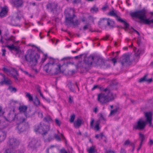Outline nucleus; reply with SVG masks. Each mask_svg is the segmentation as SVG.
<instances>
[{
	"label": "nucleus",
	"mask_w": 153,
	"mask_h": 153,
	"mask_svg": "<svg viewBox=\"0 0 153 153\" xmlns=\"http://www.w3.org/2000/svg\"><path fill=\"white\" fill-rule=\"evenodd\" d=\"M94 111V112L96 113L97 111V108H95Z\"/></svg>",
	"instance_id": "680f3d73"
},
{
	"label": "nucleus",
	"mask_w": 153,
	"mask_h": 153,
	"mask_svg": "<svg viewBox=\"0 0 153 153\" xmlns=\"http://www.w3.org/2000/svg\"><path fill=\"white\" fill-rule=\"evenodd\" d=\"M117 109H115L114 110H111V113L109 114L110 116H112L114 115L117 112Z\"/></svg>",
	"instance_id": "f704fd0d"
},
{
	"label": "nucleus",
	"mask_w": 153,
	"mask_h": 153,
	"mask_svg": "<svg viewBox=\"0 0 153 153\" xmlns=\"http://www.w3.org/2000/svg\"><path fill=\"white\" fill-rule=\"evenodd\" d=\"M151 65L152 66H153V62L151 63Z\"/></svg>",
	"instance_id": "774afa93"
},
{
	"label": "nucleus",
	"mask_w": 153,
	"mask_h": 153,
	"mask_svg": "<svg viewBox=\"0 0 153 153\" xmlns=\"http://www.w3.org/2000/svg\"><path fill=\"white\" fill-rule=\"evenodd\" d=\"M112 61L114 64L117 62V60L113 58L112 59Z\"/></svg>",
	"instance_id": "6e6d98bb"
},
{
	"label": "nucleus",
	"mask_w": 153,
	"mask_h": 153,
	"mask_svg": "<svg viewBox=\"0 0 153 153\" xmlns=\"http://www.w3.org/2000/svg\"><path fill=\"white\" fill-rule=\"evenodd\" d=\"M2 56H5V52L6 51V50L5 49H2Z\"/></svg>",
	"instance_id": "de8ad7c7"
},
{
	"label": "nucleus",
	"mask_w": 153,
	"mask_h": 153,
	"mask_svg": "<svg viewBox=\"0 0 153 153\" xmlns=\"http://www.w3.org/2000/svg\"><path fill=\"white\" fill-rule=\"evenodd\" d=\"M48 103H49L50 102V100L49 99H45H45H44Z\"/></svg>",
	"instance_id": "13d9d810"
},
{
	"label": "nucleus",
	"mask_w": 153,
	"mask_h": 153,
	"mask_svg": "<svg viewBox=\"0 0 153 153\" xmlns=\"http://www.w3.org/2000/svg\"><path fill=\"white\" fill-rule=\"evenodd\" d=\"M5 153H13V152L10 149H7L6 150Z\"/></svg>",
	"instance_id": "a18cd8bd"
},
{
	"label": "nucleus",
	"mask_w": 153,
	"mask_h": 153,
	"mask_svg": "<svg viewBox=\"0 0 153 153\" xmlns=\"http://www.w3.org/2000/svg\"><path fill=\"white\" fill-rule=\"evenodd\" d=\"M146 121H143L142 119L140 120L137 123L133 125V128L135 129H142L145 127L147 123L149 124L150 126H152V112L146 111L144 113Z\"/></svg>",
	"instance_id": "7ed1b4c3"
},
{
	"label": "nucleus",
	"mask_w": 153,
	"mask_h": 153,
	"mask_svg": "<svg viewBox=\"0 0 153 153\" xmlns=\"http://www.w3.org/2000/svg\"><path fill=\"white\" fill-rule=\"evenodd\" d=\"M133 30H134V32H136L138 35H139V33L138 31L134 29H133Z\"/></svg>",
	"instance_id": "052dcab7"
},
{
	"label": "nucleus",
	"mask_w": 153,
	"mask_h": 153,
	"mask_svg": "<svg viewBox=\"0 0 153 153\" xmlns=\"http://www.w3.org/2000/svg\"><path fill=\"white\" fill-rule=\"evenodd\" d=\"M130 144V141L128 140H126L124 143V145L125 146H128Z\"/></svg>",
	"instance_id": "37998d69"
},
{
	"label": "nucleus",
	"mask_w": 153,
	"mask_h": 153,
	"mask_svg": "<svg viewBox=\"0 0 153 153\" xmlns=\"http://www.w3.org/2000/svg\"><path fill=\"white\" fill-rule=\"evenodd\" d=\"M144 50L143 49H139L138 50L137 52L136 53V56H138L140 54H142L144 53Z\"/></svg>",
	"instance_id": "2f4dec72"
},
{
	"label": "nucleus",
	"mask_w": 153,
	"mask_h": 153,
	"mask_svg": "<svg viewBox=\"0 0 153 153\" xmlns=\"http://www.w3.org/2000/svg\"><path fill=\"white\" fill-rule=\"evenodd\" d=\"M81 20L83 22H86L87 23H89L93 22L94 19L92 17L90 16L88 19H86L85 17L83 16Z\"/></svg>",
	"instance_id": "dca6fc26"
},
{
	"label": "nucleus",
	"mask_w": 153,
	"mask_h": 153,
	"mask_svg": "<svg viewBox=\"0 0 153 153\" xmlns=\"http://www.w3.org/2000/svg\"><path fill=\"white\" fill-rule=\"evenodd\" d=\"M89 24H87L86 25H85L83 27L82 29L84 30H85L89 27Z\"/></svg>",
	"instance_id": "79ce46f5"
},
{
	"label": "nucleus",
	"mask_w": 153,
	"mask_h": 153,
	"mask_svg": "<svg viewBox=\"0 0 153 153\" xmlns=\"http://www.w3.org/2000/svg\"><path fill=\"white\" fill-rule=\"evenodd\" d=\"M98 9L97 7H94L91 9V11L92 13H96L98 11Z\"/></svg>",
	"instance_id": "473e14b6"
},
{
	"label": "nucleus",
	"mask_w": 153,
	"mask_h": 153,
	"mask_svg": "<svg viewBox=\"0 0 153 153\" xmlns=\"http://www.w3.org/2000/svg\"><path fill=\"white\" fill-rule=\"evenodd\" d=\"M106 22L108 25L110 27H112L114 25V22L112 19H109L103 18L101 19L99 22V24L101 25L103 24Z\"/></svg>",
	"instance_id": "1a4fd4ad"
},
{
	"label": "nucleus",
	"mask_w": 153,
	"mask_h": 153,
	"mask_svg": "<svg viewBox=\"0 0 153 153\" xmlns=\"http://www.w3.org/2000/svg\"><path fill=\"white\" fill-rule=\"evenodd\" d=\"M28 128V126L27 125L26 126L23 125L22 124H19L17 127V129L19 132H23L25 131L26 128Z\"/></svg>",
	"instance_id": "4468645a"
},
{
	"label": "nucleus",
	"mask_w": 153,
	"mask_h": 153,
	"mask_svg": "<svg viewBox=\"0 0 153 153\" xmlns=\"http://www.w3.org/2000/svg\"><path fill=\"white\" fill-rule=\"evenodd\" d=\"M3 70L4 72L7 73V75H10V72L7 68H3Z\"/></svg>",
	"instance_id": "ea45409f"
},
{
	"label": "nucleus",
	"mask_w": 153,
	"mask_h": 153,
	"mask_svg": "<svg viewBox=\"0 0 153 153\" xmlns=\"http://www.w3.org/2000/svg\"><path fill=\"white\" fill-rule=\"evenodd\" d=\"M0 75L2 76L3 79V81L0 82V85H2L4 84L7 85H10L11 84V81L10 79L7 78H5L4 76L1 74H0Z\"/></svg>",
	"instance_id": "9b49d317"
},
{
	"label": "nucleus",
	"mask_w": 153,
	"mask_h": 153,
	"mask_svg": "<svg viewBox=\"0 0 153 153\" xmlns=\"http://www.w3.org/2000/svg\"><path fill=\"white\" fill-rule=\"evenodd\" d=\"M62 153H67V152L65 150H63L62 151Z\"/></svg>",
	"instance_id": "69168bd1"
},
{
	"label": "nucleus",
	"mask_w": 153,
	"mask_h": 153,
	"mask_svg": "<svg viewBox=\"0 0 153 153\" xmlns=\"http://www.w3.org/2000/svg\"><path fill=\"white\" fill-rule=\"evenodd\" d=\"M123 60L122 62V64H123L125 63H128L129 60V57L128 55L124 56L122 57Z\"/></svg>",
	"instance_id": "412c9836"
},
{
	"label": "nucleus",
	"mask_w": 153,
	"mask_h": 153,
	"mask_svg": "<svg viewBox=\"0 0 153 153\" xmlns=\"http://www.w3.org/2000/svg\"><path fill=\"white\" fill-rule=\"evenodd\" d=\"M73 102L72 98L71 96L69 97V102L70 103H72Z\"/></svg>",
	"instance_id": "8fccbe9b"
},
{
	"label": "nucleus",
	"mask_w": 153,
	"mask_h": 153,
	"mask_svg": "<svg viewBox=\"0 0 153 153\" xmlns=\"http://www.w3.org/2000/svg\"><path fill=\"white\" fill-rule=\"evenodd\" d=\"M27 108L25 106H21L19 108V110L21 112L25 113L27 110Z\"/></svg>",
	"instance_id": "a878e982"
},
{
	"label": "nucleus",
	"mask_w": 153,
	"mask_h": 153,
	"mask_svg": "<svg viewBox=\"0 0 153 153\" xmlns=\"http://www.w3.org/2000/svg\"><path fill=\"white\" fill-rule=\"evenodd\" d=\"M6 132L0 130V142L3 141L6 138Z\"/></svg>",
	"instance_id": "a211bd4d"
},
{
	"label": "nucleus",
	"mask_w": 153,
	"mask_h": 153,
	"mask_svg": "<svg viewBox=\"0 0 153 153\" xmlns=\"http://www.w3.org/2000/svg\"><path fill=\"white\" fill-rule=\"evenodd\" d=\"M20 70L22 71L27 76L29 77H33V75H32L30 74H29L27 72L25 71H24L22 69H20Z\"/></svg>",
	"instance_id": "72a5a7b5"
},
{
	"label": "nucleus",
	"mask_w": 153,
	"mask_h": 153,
	"mask_svg": "<svg viewBox=\"0 0 153 153\" xmlns=\"http://www.w3.org/2000/svg\"><path fill=\"white\" fill-rule=\"evenodd\" d=\"M33 102L34 104L36 106H38L40 105V101L37 97L34 99Z\"/></svg>",
	"instance_id": "7c9ffc66"
},
{
	"label": "nucleus",
	"mask_w": 153,
	"mask_h": 153,
	"mask_svg": "<svg viewBox=\"0 0 153 153\" xmlns=\"http://www.w3.org/2000/svg\"><path fill=\"white\" fill-rule=\"evenodd\" d=\"M3 115L6 119V121H0V126L1 128H3L7 126L8 125L7 123V122H10L13 120V114L10 113L9 111H4L2 110V108L0 105V117Z\"/></svg>",
	"instance_id": "0eeeda50"
},
{
	"label": "nucleus",
	"mask_w": 153,
	"mask_h": 153,
	"mask_svg": "<svg viewBox=\"0 0 153 153\" xmlns=\"http://www.w3.org/2000/svg\"><path fill=\"white\" fill-rule=\"evenodd\" d=\"M4 39L7 41L8 42L9 41H13L15 39V37L13 36H11L9 37L5 36L4 37Z\"/></svg>",
	"instance_id": "5701e85b"
},
{
	"label": "nucleus",
	"mask_w": 153,
	"mask_h": 153,
	"mask_svg": "<svg viewBox=\"0 0 153 153\" xmlns=\"http://www.w3.org/2000/svg\"><path fill=\"white\" fill-rule=\"evenodd\" d=\"M25 58L28 65L30 67H33L36 65L38 63L40 56L35 51L28 50L25 55Z\"/></svg>",
	"instance_id": "f03ea898"
},
{
	"label": "nucleus",
	"mask_w": 153,
	"mask_h": 153,
	"mask_svg": "<svg viewBox=\"0 0 153 153\" xmlns=\"http://www.w3.org/2000/svg\"><path fill=\"white\" fill-rule=\"evenodd\" d=\"M121 153H125L124 149H122L121 150Z\"/></svg>",
	"instance_id": "bf43d9fd"
},
{
	"label": "nucleus",
	"mask_w": 153,
	"mask_h": 153,
	"mask_svg": "<svg viewBox=\"0 0 153 153\" xmlns=\"http://www.w3.org/2000/svg\"><path fill=\"white\" fill-rule=\"evenodd\" d=\"M53 139V137H50L48 139V141L49 142V141H51Z\"/></svg>",
	"instance_id": "864d4df0"
},
{
	"label": "nucleus",
	"mask_w": 153,
	"mask_h": 153,
	"mask_svg": "<svg viewBox=\"0 0 153 153\" xmlns=\"http://www.w3.org/2000/svg\"><path fill=\"white\" fill-rule=\"evenodd\" d=\"M104 93L97 95V100L101 104H104L114 100L116 97L115 94H113L107 89L104 90Z\"/></svg>",
	"instance_id": "20e7f679"
},
{
	"label": "nucleus",
	"mask_w": 153,
	"mask_h": 153,
	"mask_svg": "<svg viewBox=\"0 0 153 153\" xmlns=\"http://www.w3.org/2000/svg\"><path fill=\"white\" fill-rule=\"evenodd\" d=\"M95 147L94 146H92L88 150L89 153H94L95 152Z\"/></svg>",
	"instance_id": "bb28decb"
},
{
	"label": "nucleus",
	"mask_w": 153,
	"mask_h": 153,
	"mask_svg": "<svg viewBox=\"0 0 153 153\" xmlns=\"http://www.w3.org/2000/svg\"><path fill=\"white\" fill-rule=\"evenodd\" d=\"M19 142L16 139L11 138L9 141V143L10 147L14 148L17 146L19 144Z\"/></svg>",
	"instance_id": "9d476101"
},
{
	"label": "nucleus",
	"mask_w": 153,
	"mask_h": 153,
	"mask_svg": "<svg viewBox=\"0 0 153 153\" xmlns=\"http://www.w3.org/2000/svg\"><path fill=\"white\" fill-rule=\"evenodd\" d=\"M117 20L118 21H120L122 23H123L124 27H125L127 28L128 27V24L125 21L122 19L120 18H117Z\"/></svg>",
	"instance_id": "393cba45"
},
{
	"label": "nucleus",
	"mask_w": 153,
	"mask_h": 153,
	"mask_svg": "<svg viewBox=\"0 0 153 153\" xmlns=\"http://www.w3.org/2000/svg\"><path fill=\"white\" fill-rule=\"evenodd\" d=\"M147 76L146 75L140 79L139 82H142L144 81L146 82H150L152 81V79L151 78L147 79Z\"/></svg>",
	"instance_id": "6ab92c4d"
},
{
	"label": "nucleus",
	"mask_w": 153,
	"mask_h": 153,
	"mask_svg": "<svg viewBox=\"0 0 153 153\" xmlns=\"http://www.w3.org/2000/svg\"><path fill=\"white\" fill-rule=\"evenodd\" d=\"M45 120L47 122H49L51 120V118L50 117H48L47 118H45Z\"/></svg>",
	"instance_id": "09e8293b"
},
{
	"label": "nucleus",
	"mask_w": 153,
	"mask_h": 153,
	"mask_svg": "<svg viewBox=\"0 0 153 153\" xmlns=\"http://www.w3.org/2000/svg\"><path fill=\"white\" fill-rule=\"evenodd\" d=\"M18 16H16L17 17V18H19V17H20L21 16V14L19 12L18 13Z\"/></svg>",
	"instance_id": "4d7b16f0"
},
{
	"label": "nucleus",
	"mask_w": 153,
	"mask_h": 153,
	"mask_svg": "<svg viewBox=\"0 0 153 153\" xmlns=\"http://www.w3.org/2000/svg\"><path fill=\"white\" fill-rule=\"evenodd\" d=\"M108 8V7L107 6H104L103 7H102V10H103V11H105V10H106L107 8Z\"/></svg>",
	"instance_id": "603ef678"
},
{
	"label": "nucleus",
	"mask_w": 153,
	"mask_h": 153,
	"mask_svg": "<svg viewBox=\"0 0 153 153\" xmlns=\"http://www.w3.org/2000/svg\"><path fill=\"white\" fill-rule=\"evenodd\" d=\"M150 14H151L152 16H153V12H151L150 13Z\"/></svg>",
	"instance_id": "338daca9"
},
{
	"label": "nucleus",
	"mask_w": 153,
	"mask_h": 153,
	"mask_svg": "<svg viewBox=\"0 0 153 153\" xmlns=\"http://www.w3.org/2000/svg\"><path fill=\"white\" fill-rule=\"evenodd\" d=\"M65 13L67 23L74 26H76L79 24V22L78 20L74 19V16L73 9L68 8L65 10Z\"/></svg>",
	"instance_id": "423d86ee"
},
{
	"label": "nucleus",
	"mask_w": 153,
	"mask_h": 153,
	"mask_svg": "<svg viewBox=\"0 0 153 153\" xmlns=\"http://www.w3.org/2000/svg\"><path fill=\"white\" fill-rule=\"evenodd\" d=\"M146 14V10L144 9H143L131 13L130 15L132 17L138 18L140 20V22L145 24H153V19L150 20L149 19H147Z\"/></svg>",
	"instance_id": "39448f33"
},
{
	"label": "nucleus",
	"mask_w": 153,
	"mask_h": 153,
	"mask_svg": "<svg viewBox=\"0 0 153 153\" xmlns=\"http://www.w3.org/2000/svg\"><path fill=\"white\" fill-rule=\"evenodd\" d=\"M39 91V93L40 94V96L42 97V98L43 99H45V98L44 97L43 95L42 94V93H41L40 91V90H39L38 91Z\"/></svg>",
	"instance_id": "3c124183"
},
{
	"label": "nucleus",
	"mask_w": 153,
	"mask_h": 153,
	"mask_svg": "<svg viewBox=\"0 0 153 153\" xmlns=\"http://www.w3.org/2000/svg\"><path fill=\"white\" fill-rule=\"evenodd\" d=\"M82 123V120L79 119L77 120L74 123V126L76 128H78L81 125Z\"/></svg>",
	"instance_id": "aec40b11"
},
{
	"label": "nucleus",
	"mask_w": 153,
	"mask_h": 153,
	"mask_svg": "<svg viewBox=\"0 0 153 153\" xmlns=\"http://www.w3.org/2000/svg\"><path fill=\"white\" fill-rule=\"evenodd\" d=\"M14 5L16 7L20 6L22 4V0H13Z\"/></svg>",
	"instance_id": "4be33fe9"
},
{
	"label": "nucleus",
	"mask_w": 153,
	"mask_h": 153,
	"mask_svg": "<svg viewBox=\"0 0 153 153\" xmlns=\"http://www.w3.org/2000/svg\"><path fill=\"white\" fill-rule=\"evenodd\" d=\"M75 118V115L74 114H73L71 116L70 119V122L71 123H72L74 122Z\"/></svg>",
	"instance_id": "4c0bfd02"
},
{
	"label": "nucleus",
	"mask_w": 153,
	"mask_h": 153,
	"mask_svg": "<svg viewBox=\"0 0 153 153\" xmlns=\"http://www.w3.org/2000/svg\"><path fill=\"white\" fill-rule=\"evenodd\" d=\"M97 87V86H94V87L92 88V90H94V89H95Z\"/></svg>",
	"instance_id": "0e129e2a"
},
{
	"label": "nucleus",
	"mask_w": 153,
	"mask_h": 153,
	"mask_svg": "<svg viewBox=\"0 0 153 153\" xmlns=\"http://www.w3.org/2000/svg\"><path fill=\"white\" fill-rule=\"evenodd\" d=\"M26 97L28 98L29 101H33V97L31 95V94L30 93H26Z\"/></svg>",
	"instance_id": "c756f323"
},
{
	"label": "nucleus",
	"mask_w": 153,
	"mask_h": 153,
	"mask_svg": "<svg viewBox=\"0 0 153 153\" xmlns=\"http://www.w3.org/2000/svg\"><path fill=\"white\" fill-rule=\"evenodd\" d=\"M14 74H12V75L13 76L15 79H17V78L16 76L17 74V71L15 70L13 71Z\"/></svg>",
	"instance_id": "a19ab883"
},
{
	"label": "nucleus",
	"mask_w": 153,
	"mask_h": 153,
	"mask_svg": "<svg viewBox=\"0 0 153 153\" xmlns=\"http://www.w3.org/2000/svg\"><path fill=\"white\" fill-rule=\"evenodd\" d=\"M95 137L99 139V140L101 139H103L105 141V137L102 134H97L95 135Z\"/></svg>",
	"instance_id": "b1692460"
},
{
	"label": "nucleus",
	"mask_w": 153,
	"mask_h": 153,
	"mask_svg": "<svg viewBox=\"0 0 153 153\" xmlns=\"http://www.w3.org/2000/svg\"><path fill=\"white\" fill-rule=\"evenodd\" d=\"M108 15L110 16H117L116 14L113 10H112L109 13H108Z\"/></svg>",
	"instance_id": "c9c22d12"
},
{
	"label": "nucleus",
	"mask_w": 153,
	"mask_h": 153,
	"mask_svg": "<svg viewBox=\"0 0 153 153\" xmlns=\"http://www.w3.org/2000/svg\"><path fill=\"white\" fill-rule=\"evenodd\" d=\"M54 136L55 138L58 141H60L61 138H62V139H64V136L62 134H61V137L60 138L59 137V136L58 135H57L56 134H54Z\"/></svg>",
	"instance_id": "c85d7f7f"
},
{
	"label": "nucleus",
	"mask_w": 153,
	"mask_h": 153,
	"mask_svg": "<svg viewBox=\"0 0 153 153\" xmlns=\"http://www.w3.org/2000/svg\"><path fill=\"white\" fill-rule=\"evenodd\" d=\"M9 90H10L11 91H14L16 92V89L15 88L12 87H10L9 88Z\"/></svg>",
	"instance_id": "c03bdc74"
},
{
	"label": "nucleus",
	"mask_w": 153,
	"mask_h": 153,
	"mask_svg": "<svg viewBox=\"0 0 153 153\" xmlns=\"http://www.w3.org/2000/svg\"><path fill=\"white\" fill-rule=\"evenodd\" d=\"M5 47L7 48L10 50H15L17 53H19L20 51L19 48L15 47L13 45L10 46L7 45Z\"/></svg>",
	"instance_id": "2eb2a0df"
},
{
	"label": "nucleus",
	"mask_w": 153,
	"mask_h": 153,
	"mask_svg": "<svg viewBox=\"0 0 153 153\" xmlns=\"http://www.w3.org/2000/svg\"><path fill=\"white\" fill-rule=\"evenodd\" d=\"M153 144V140L151 139H149V144L150 146H151Z\"/></svg>",
	"instance_id": "49530a36"
},
{
	"label": "nucleus",
	"mask_w": 153,
	"mask_h": 153,
	"mask_svg": "<svg viewBox=\"0 0 153 153\" xmlns=\"http://www.w3.org/2000/svg\"><path fill=\"white\" fill-rule=\"evenodd\" d=\"M94 122V120L93 119H91L90 123V126L92 128H94V129L97 131H98L100 129L99 125L100 124V121H97L96 122V124L94 127H93V123Z\"/></svg>",
	"instance_id": "f8f14e48"
},
{
	"label": "nucleus",
	"mask_w": 153,
	"mask_h": 153,
	"mask_svg": "<svg viewBox=\"0 0 153 153\" xmlns=\"http://www.w3.org/2000/svg\"><path fill=\"white\" fill-rule=\"evenodd\" d=\"M37 141L34 139H32L29 143L28 146L30 147H34L36 144Z\"/></svg>",
	"instance_id": "f3484780"
},
{
	"label": "nucleus",
	"mask_w": 153,
	"mask_h": 153,
	"mask_svg": "<svg viewBox=\"0 0 153 153\" xmlns=\"http://www.w3.org/2000/svg\"><path fill=\"white\" fill-rule=\"evenodd\" d=\"M55 122L56 125L59 126H60L61 124V122L57 118L55 119Z\"/></svg>",
	"instance_id": "e433bc0d"
},
{
	"label": "nucleus",
	"mask_w": 153,
	"mask_h": 153,
	"mask_svg": "<svg viewBox=\"0 0 153 153\" xmlns=\"http://www.w3.org/2000/svg\"><path fill=\"white\" fill-rule=\"evenodd\" d=\"M43 70L46 73L51 72L56 74L63 72L64 71L62 66L55 64L54 61L52 59H50L49 62L44 66Z\"/></svg>",
	"instance_id": "f257e3e1"
},
{
	"label": "nucleus",
	"mask_w": 153,
	"mask_h": 153,
	"mask_svg": "<svg viewBox=\"0 0 153 153\" xmlns=\"http://www.w3.org/2000/svg\"><path fill=\"white\" fill-rule=\"evenodd\" d=\"M39 116L40 117H42V114L41 112H39L38 113Z\"/></svg>",
	"instance_id": "5fc2aeb1"
},
{
	"label": "nucleus",
	"mask_w": 153,
	"mask_h": 153,
	"mask_svg": "<svg viewBox=\"0 0 153 153\" xmlns=\"http://www.w3.org/2000/svg\"><path fill=\"white\" fill-rule=\"evenodd\" d=\"M8 11V9L7 7L5 6L2 7L0 12V16L2 17L6 15Z\"/></svg>",
	"instance_id": "ddd939ff"
},
{
	"label": "nucleus",
	"mask_w": 153,
	"mask_h": 153,
	"mask_svg": "<svg viewBox=\"0 0 153 153\" xmlns=\"http://www.w3.org/2000/svg\"><path fill=\"white\" fill-rule=\"evenodd\" d=\"M139 138L141 140L140 145H141L143 141L145 139L144 135L141 133H139Z\"/></svg>",
	"instance_id": "cd10ccee"
},
{
	"label": "nucleus",
	"mask_w": 153,
	"mask_h": 153,
	"mask_svg": "<svg viewBox=\"0 0 153 153\" xmlns=\"http://www.w3.org/2000/svg\"><path fill=\"white\" fill-rule=\"evenodd\" d=\"M49 129V126H42L41 124L39 126H36L34 127V131L36 133H39L42 135L45 134Z\"/></svg>",
	"instance_id": "6e6552de"
},
{
	"label": "nucleus",
	"mask_w": 153,
	"mask_h": 153,
	"mask_svg": "<svg viewBox=\"0 0 153 153\" xmlns=\"http://www.w3.org/2000/svg\"><path fill=\"white\" fill-rule=\"evenodd\" d=\"M47 59V56H44L43 57H42L41 59V60L40 62L42 63H43Z\"/></svg>",
	"instance_id": "58836bf2"
},
{
	"label": "nucleus",
	"mask_w": 153,
	"mask_h": 153,
	"mask_svg": "<svg viewBox=\"0 0 153 153\" xmlns=\"http://www.w3.org/2000/svg\"><path fill=\"white\" fill-rule=\"evenodd\" d=\"M106 153H114V152L113 151H109L108 152Z\"/></svg>",
	"instance_id": "e2e57ef3"
}]
</instances>
